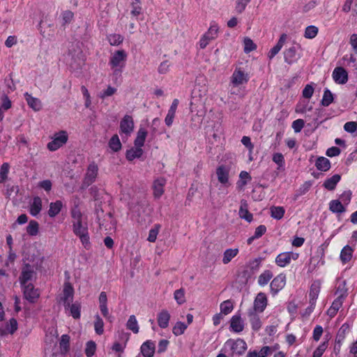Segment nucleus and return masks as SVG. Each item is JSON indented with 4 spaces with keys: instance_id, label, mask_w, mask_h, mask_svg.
<instances>
[{
    "instance_id": "34",
    "label": "nucleus",
    "mask_w": 357,
    "mask_h": 357,
    "mask_svg": "<svg viewBox=\"0 0 357 357\" xmlns=\"http://www.w3.org/2000/svg\"><path fill=\"white\" fill-rule=\"evenodd\" d=\"M238 253V249H227L223 254L222 263L224 264H227L229 263L233 258H234Z\"/></svg>"
},
{
    "instance_id": "48",
    "label": "nucleus",
    "mask_w": 357,
    "mask_h": 357,
    "mask_svg": "<svg viewBox=\"0 0 357 357\" xmlns=\"http://www.w3.org/2000/svg\"><path fill=\"white\" fill-rule=\"evenodd\" d=\"M234 308L233 303L230 300L222 302L220 305V311L224 314H229Z\"/></svg>"
},
{
    "instance_id": "40",
    "label": "nucleus",
    "mask_w": 357,
    "mask_h": 357,
    "mask_svg": "<svg viewBox=\"0 0 357 357\" xmlns=\"http://www.w3.org/2000/svg\"><path fill=\"white\" fill-rule=\"evenodd\" d=\"M39 231V225L36 220H31L26 227V232L30 236H36Z\"/></svg>"
},
{
    "instance_id": "53",
    "label": "nucleus",
    "mask_w": 357,
    "mask_h": 357,
    "mask_svg": "<svg viewBox=\"0 0 357 357\" xmlns=\"http://www.w3.org/2000/svg\"><path fill=\"white\" fill-rule=\"evenodd\" d=\"M244 43V52L245 53H249L257 48L256 45L253 43V41L248 38H245L243 40Z\"/></svg>"
},
{
    "instance_id": "21",
    "label": "nucleus",
    "mask_w": 357,
    "mask_h": 357,
    "mask_svg": "<svg viewBox=\"0 0 357 357\" xmlns=\"http://www.w3.org/2000/svg\"><path fill=\"white\" fill-rule=\"evenodd\" d=\"M321 289V282L319 281H314L310 289L309 297H310V303L312 305H316V301L318 298L319 294Z\"/></svg>"
},
{
    "instance_id": "26",
    "label": "nucleus",
    "mask_w": 357,
    "mask_h": 357,
    "mask_svg": "<svg viewBox=\"0 0 357 357\" xmlns=\"http://www.w3.org/2000/svg\"><path fill=\"white\" fill-rule=\"evenodd\" d=\"M284 59L288 64L294 63L296 60V49L294 46L286 49L284 52Z\"/></svg>"
},
{
    "instance_id": "6",
    "label": "nucleus",
    "mask_w": 357,
    "mask_h": 357,
    "mask_svg": "<svg viewBox=\"0 0 357 357\" xmlns=\"http://www.w3.org/2000/svg\"><path fill=\"white\" fill-rule=\"evenodd\" d=\"M298 254L293 252H285L279 254L275 258V263L280 267H285L291 263V260H296Z\"/></svg>"
},
{
    "instance_id": "57",
    "label": "nucleus",
    "mask_w": 357,
    "mask_h": 357,
    "mask_svg": "<svg viewBox=\"0 0 357 357\" xmlns=\"http://www.w3.org/2000/svg\"><path fill=\"white\" fill-rule=\"evenodd\" d=\"M17 329V322L14 318L10 319L9 323L6 326V330L10 333H14Z\"/></svg>"
},
{
    "instance_id": "46",
    "label": "nucleus",
    "mask_w": 357,
    "mask_h": 357,
    "mask_svg": "<svg viewBox=\"0 0 357 357\" xmlns=\"http://www.w3.org/2000/svg\"><path fill=\"white\" fill-rule=\"evenodd\" d=\"M94 328L98 335H102L104 332V322L99 315L95 317Z\"/></svg>"
},
{
    "instance_id": "49",
    "label": "nucleus",
    "mask_w": 357,
    "mask_h": 357,
    "mask_svg": "<svg viewBox=\"0 0 357 357\" xmlns=\"http://www.w3.org/2000/svg\"><path fill=\"white\" fill-rule=\"evenodd\" d=\"M318 33V28L314 25H310L306 27L304 36L306 38H314Z\"/></svg>"
},
{
    "instance_id": "3",
    "label": "nucleus",
    "mask_w": 357,
    "mask_h": 357,
    "mask_svg": "<svg viewBox=\"0 0 357 357\" xmlns=\"http://www.w3.org/2000/svg\"><path fill=\"white\" fill-rule=\"evenodd\" d=\"M98 174V166L95 162H91L87 167L82 183V188H88L96 181Z\"/></svg>"
},
{
    "instance_id": "31",
    "label": "nucleus",
    "mask_w": 357,
    "mask_h": 357,
    "mask_svg": "<svg viewBox=\"0 0 357 357\" xmlns=\"http://www.w3.org/2000/svg\"><path fill=\"white\" fill-rule=\"evenodd\" d=\"M42 208V200L40 197H36L33 198V202L30 206V213L36 216L37 215Z\"/></svg>"
},
{
    "instance_id": "30",
    "label": "nucleus",
    "mask_w": 357,
    "mask_h": 357,
    "mask_svg": "<svg viewBox=\"0 0 357 357\" xmlns=\"http://www.w3.org/2000/svg\"><path fill=\"white\" fill-rule=\"evenodd\" d=\"M143 154V150L142 147L135 146L130 150L127 151L126 157L127 160L132 161L135 158H139Z\"/></svg>"
},
{
    "instance_id": "45",
    "label": "nucleus",
    "mask_w": 357,
    "mask_h": 357,
    "mask_svg": "<svg viewBox=\"0 0 357 357\" xmlns=\"http://www.w3.org/2000/svg\"><path fill=\"white\" fill-rule=\"evenodd\" d=\"M333 101V96L331 91L326 89L324 93V96L321 100V105L324 107L328 106Z\"/></svg>"
},
{
    "instance_id": "44",
    "label": "nucleus",
    "mask_w": 357,
    "mask_h": 357,
    "mask_svg": "<svg viewBox=\"0 0 357 357\" xmlns=\"http://www.w3.org/2000/svg\"><path fill=\"white\" fill-rule=\"evenodd\" d=\"M108 41L111 45H119L123 41V37L119 34L114 33L107 36Z\"/></svg>"
},
{
    "instance_id": "17",
    "label": "nucleus",
    "mask_w": 357,
    "mask_h": 357,
    "mask_svg": "<svg viewBox=\"0 0 357 357\" xmlns=\"http://www.w3.org/2000/svg\"><path fill=\"white\" fill-rule=\"evenodd\" d=\"M258 313L259 312H255V310H248V316L251 324L252 328L256 331H259L261 327V321Z\"/></svg>"
},
{
    "instance_id": "56",
    "label": "nucleus",
    "mask_w": 357,
    "mask_h": 357,
    "mask_svg": "<svg viewBox=\"0 0 357 357\" xmlns=\"http://www.w3.org/2000/svg\"><path fill=\"white\" fill-rule=\"evenodd\" d=\"M273 161L278 165L279 168L284 165V156L280 153H276L273 155Z\"/></svg>"
},
{
    "instance_id": "47",
    "label": "nucleus",
    "mask_w": 357,
    "mask_h": 357,
    "mask_svg": "<svg viewBox=\"0 0 357 357\" xmlns=\"http://www.w3.org/2000/svg\"><path fill=\"white\" fill-rule=\"evenodd\" d=\"M174 298L178 305H182L185 302V290L183 288L177 289L174 293Z\"/></svg>"
},
{
    "instance_id": "41",
    "label": "nucleus",
    "mask_w": 357,
    "mask_h": 357,
    "mask_svg": "<svg viewBox=\"0 0 357 357\" xmlns=\"http://www.w3.org/2000/svg\"><path fill=\"white\" fill-rule=\"evenodd\" d=\"M70 337L68 335H63L59 342L61 352L66 354L69 350Z\"/></svg>"
},
{
    "instance_id": "1",
    "label": "nucleus",
    "mask_w": 357,
    "mask_h": 357,
    "mask_svg": "<svg viewBox=\"0 0 357 357\" xmlns=\"http://www.w3.org/2000/svg\"><path fill=\"white\" fill-rule=\"evenodd\" d=\"M70 215L74 234L79 237L84 247L89 249L90 248V238L86 217L82 213L77 207L71 210Z\"/></svg>"
},
{
    "instance_id": "27",
    "label": "nucleus",
    "mask_w": 357,
    "mask_h": 357,
    "mask_svg": "<svg viewBox=\"0 0 357 357\" xmlns=\"http://www.w3.org/2000/svg\"><path fill=\"white\" fill-rule=\"evenodd\" d=\"M354 250L349 245H345L340 252V260L343 264H346L349 261L353 256Z\"/></svg>"
},
{
    "instance_id": "12",
    "label": "nucleus",
    "mask_w": 357,
    "mask_h": 357,
    "mask_svg": "<svg viewBox=\"0 0 357 357\" xmlns=\"http://www.w3.org/2000/svg\"><path fill=\"white\" fill-rule=\"evenodd\" d=\"M286 284V276L284 274L277 275L271 282L270 288L273 294H276Z\"/></svg>"
},
{
    "instance_id": "58",
    "label": "nucleus",
    "mask_w": 357,
    "mask_h": 357,
    "mask_svg": "<svg viewBox=\"0 0 357 357\" xmlns=\"http://www.w3.org/2000/svg\"><path fill=\"white\" fill-rule=\"evenodd\" d=\"M305 122L303 119H297L293 121L292 123V128L294 129L295 132H299L301 131L303 128L304 127Z\"/></svg>"
},
{
    "instance_id": "15",
    "label": "nucleus",
    "mask_w": 357,
    "mask_h": 357,
    "mask_svg": "<svg viewBox=\"0 0 357 357\" xmlns=\"http://www.w3.org/2000/svg\"><path fill=\"white\" fill-rule=\"evenodd\" d=\"M248 81V75L240 69H236L231 76V82L234 86L243 84Z\"/></svg>"
},
{
    "instance_id": "61",
    "label": "nucleus",
    "mask_w": 357,
    "mask_h": 357,
    "mask_svg": "<svg viewBox=\"0 0 357 357\" xmlns=\"http://www.w3.org/2000/svg\"><path fill=\"white\" fill-rule=\"evenodd\" d=\"M314 93V88L310 85L307 84L304 89L303 90V96L305 98H310Z\"/></svg>"
},
{
    "instance_id": "8",
    "label": "nucleus",
    "mask_w": 357,
    "mask_h": 357,
    "mask_svg": "<svg viewBox=\"0 0 357 357\" xmlns=\"http://www.w3.org/2000/svg\"><path fill=\"white\" fill-rule=\"evenodd\" d=\"M134 130V121L130 115H125L120 122V131L126 135H130Z\"/></svg>"
},
{
    "instance_id": "54",
    "label": "nucleus",
    "mask_w": 357,
    "mask_h": 357,
    "mask_svg": "<svg viewBox=\"0 0 357 357\" xmlns=\"http://www.w3.org/2000/svg\"><path fill=\"white\" fill-rule=\"evenodd\" d=\"M218 26L217 24H214L210 26L208 31L205 33L206 37H208L209 39L213 40L218 36Z\"/></svg>"
},
{
    "instance_id": "10",
    "label": "nucleus",
    "mask_w": 357,
    "mask_h": 357,
    "mask_svg": "<svg viewBox=\"0 0 357 357\" xmlns=\"http://www.w3.org/2000/svg\"><path fill=\"white\" fill-rule=\"evenodd\" d=\"M35 274L36 273L33 268L28 264H25L22 269L21 275L20 277L21 285H26L27 282L32 280Z\"/></svg>"
},
{
    "instance_id": "23",
    "label": "nucleus",
    "mask_w": 357,
    "mask_h": 357,
    "mask_svg": "<svg viewBox=\"0 0 357 357\" xmlns=\"http://www.w3.org/2000/svg\"><path fill=\"white\" fill-rule=\"evenodd\" d=\"M218 181L223 185L229 181V169L224 165L219 166L216 169Z\"/></svg>"
},
{
    "instance_id": "22",
    "label": "nucleus",
    "mask_w": 357,
    "mask_h": 357,
    "mask_svg": "<svg viewBox=\"0 0 357 357\" xmlns=\"http://www.w3.org/2000/svg\"><path fill=\"white\" fill-rule=\"evenodd\" d=\"M230 327L236 333L241 332L244 328V322L239 315H234L231 319Z\"/></svg>"
},
{
    "instance_id": "28",
    "label": "nucleus",
    "mask_w": 357,
    "mask_h": 357,
    "mask_svg": "<svg viewBox=\"0 0 357 357\" xmlns=\"http://www.w3.org/2000/svg\"><path fill=\"white\" fill-rule=\"evenodd\" d=\"M63 207L62 202L57 200L55 202H52L50 204V208L48 210V215L51 218H54L61 211Z\"/></svg>"
},
{
    "instance_id": "32",
    "label": "nucleus",
    "mask_w": 357,
    "mask_h": 357,
    "mask_svg": "<svg viewBox=\"0 0 357 357\" xmlns=\"http://www.w3.org/2000/svg\"><path fill=\"white\" fill-rule=\"evenodd\" d=\"M315 166L319 170L326 172L331 167V162L328 158L325 157H319L316 161Z\"/></svg>"
},
{
    "instance_id": "7",
    "label": "nucleus",
    "mask_w": 357,
    "mask_h": 357,
    "mask_svg": "<svg viewBox=\"0 0 357 357\" xmlns=\"http://www.w3.org/2000/svg\"><path fill=\"white\" fill-rule=\"evenodd\" d=\"M268 300L266 294L263 292L259 293L255 301L253 307L250 309V310H255V312L261 313L264 311L267 306Z\"/></svg>"
},
{
    "instance_id": "43",
    "label": "nucleus",
    "mask_w": 357,
    "mask_h": 357,
    "mask_svg": "<svg viewBox=\"0 0 357 357\" xmlns=\"http://www.w3.org/2000/svg\"><path fill=\"white\" fill-rule=\"evenodd\" d=\"M187 327H188L187 324H185L181 321H178L176 323V324L173 327L172 333L176 336L181 335L185 332Z\"/></svg>"
},
{
    "instance_id": "14",
    "label": "nucleus",
    "mask_w": 357,
    "mask_h": 357,
    "mask_svg": "<svg viewBox=\"0 0 357 357\" xmlns=\"http://www.w3.org/2000/svg\"><path fill=\"white\" fill-rule=\"evenodd\" d=\"M333 78L336 83L345 84L348 80V74L342 67H337L333 72Z\"/></svg>"
},
{
    "instance_id": "42",
    "label": "nucleus",
    "mask_w": 357,
    "mask_h": 357,
    "mask_svg": "<svg viewBox=\"0 0 357 357\" xmlns=\"http://www.w3.org/2000/svg\"><path fill=\"white\" fill-rule=\"evenodd\" d=\"M343 10L344 12L352 11L357 13V0H346Z\"/></svg>"
},
{
    "instance_id": "20",
    "label": "nucleus",
    "mask_w": 357,
    "mask_h": 357,
    "mask_svg": "<svg viewBox=\"0 0 357 357\" xmlns=\"http://www.w3.org/2000/svg\"><path fill=\"white\" fill-rule=\"evenodd\" d=\"M24 98L28 104V105L34 111L38 112L42 109V103L41 101L37 98L33 97L28 92H26L24 94Z\"/></svg>"
},
{
    "instance_id": "55",
    "label": "nucleus",
    "mask_w": 357,
    "mask_h": 357,
    "mask_svg": "<svg viewBox=\"0 0 357 357\" xmlns=\"http://www.w3.org/2000/svg\"><path fill=\"white\" fill-rule=\"evenodd\" d=\"M344 298V292L341 293L337 298L333 302L331 305V307L335 309L336 311H338L339 309L342 307L343 300Z\"/></svg>"
},
{
    "instance_id": "33",
    "label": "nucleus",
    "mask_w": 357,
    "mask_h": 357,
    "mask_svg": "<svg viewBox=\"0 0 357 357\" xmlns=\"http://www.w3.org/2000/svg\"><path fill=\"white\" fill-rule=\"evenodd\" d=\"M329 209L335 213H342L346 209L339 200H332L329 203Z\"/></svg>"
},
{
    "instance_id": "52",
    "label": "nucleus",
    "mask_w": 357,
    "mask_h": 357,
    "mask_svg": "<svg viewBox=\"0 0 357 357\" xmlns=\"http://www.w3.org/2000/svg\"><path fill=\"white\" fill-rule=\"evenodd\" d=\"M96 344L93 341H89L86 343V349H85V354L87 357H92L96 351Z\"/></svg>"
},
{
    "instance_id": "11",
    "label": "nucleus",
    "mask_w": 357,
    "mask_h": 357,
    "mask_svg": "<svg viewBox=\"0 0 357 357\" xmlns=\"http://www.w3.org/2000/svg\"><path fill=\"white\" fill-rule=\"evenodd\" d=\"M64 306V309L66 312L72 316L75 319H78L81 316V303L79 302L75 303H69L68 306L66 304Z\"/></svg>"
},
{
    "instance_id": "37",
    "label": "nucleus",
    "mask_w": 357,
    "mask_h": 357,
    "mask_svg": "<svg viewBox=\"0 0 357 357\" xmlns=\"http://www.w3.org/2000/svg\"><path fill=\"white\" fill-rule=\"evenodd\" d=\"M126 326L129 330L132 331L134 333H137L139 332V326L135 315L130 316L127 321Z\"/></svg>"
},
{
    "instance_id": "36",
    "label": "nucleus",
    "mask_w": 357,
    "mask_h": 357,
    "mask_svg": "<svg viewBox=\"0 0 357 357\" xmlns=\"http://www.w3.org/2000/svg\"><path fill=\"white\" fill-rule=\"evenodd\" d=\"M273 273L269 271L266 270L264 271L262 273H261L258 278V284L260 286H264L268 284V282L270 281V280L273 278Z\"/></svg>"
},
{
    "instance_id": "39",
    "label": "nucleus",
    "mask_w": 357,
    "mask_h": 357,
    "mask_svg": "<svg viewBox=\"0 0 357 357\" xmlns=\"http://www.w3.org/2000/svg\"><path fill=\"white\" fill-rule=\"evenodd\" d=\"M109 146L115 152L119 151L121 149V143L117 135L112 137L109 142Z\"/></svg>"
},
{
    "instance_id": "24",
    "label": "nucleus",
    "mask_w": 357,
    "mask_h": 357,
    "mask_svg": "<svg viewBox=\"0 0 357 357\" xmlns=\"http://www.w3.org/2000/svg\"><path fill=\"white\" fill-rule=\"evenodd\" d=\"M238 215L241 218L245 219L248 222H250L252 220V214L250 213L248 211V204L246 201L242 200L241 202Z\"/></svg>"
},
{
    "instance_id": "64",
    "label": "nucleus",
    "mask_w": 357,
    "mask_h": 357,
    "mask_svg": "<svg viewBox=\"0 0 357 357\" xmlns=\"http://www.w3.org/2000/svg\"><path fill=\"white\" fill-rule=\"evenodd\" d=\"M169 63L167 61L162 62L158 67V73L160 74H166L169 70Z\"/></svg>"
},
{
    "instance_id": "59",
    "label": "nucleus",
    "mask_w": 357,
    "mask_h": 357,
    "mask_svg": "<svg viewBox=\"0 0 357 357\" xmlns=\"http://www.w3.org/2000/svg\"><path fill=\"white\" fill-rule=\"evenodd\" d=\"M239 177L241 178V185L244 186L247 184L248 181L251 180V176L249 173L245 171H243L240 173ZM240 181L238 183L239 184Z\"/></svg>"
},
{
    "instance_id": "2",
    "label": "nucleus",
    "mask_w": 357,
    "mask_h": 357,
    "mask_svg": "<svg viewBox=\"0 0 357 357\" xmlns=\"http://www.w3.org/2000/svg\"><path fill=\"white\" fill-rule=\"evenodd\" d=\"M128 54L124 50H119L112 53L109 65L114 75H120L126 66Z\"/></svg>"
},
{
    "instance_id": "51",
    "label": "nucleus",
    "mask_w": 357,
    "mask_h": 357,
    "mask_svg": "<svg viewBox=\"0 0 357 357\" xmlns=\"http://www.w3.org/2000/svg\"><path fill=\"white\" fill-rule=\"evenodd\" d=\"M9 165L8 163H3L1 166V169H0V183H3L6 178H7V176H8V172H9Z\"/></svg>"
},
{
    "instance_id": "29",
    "label": "nucleus",
    "mask_w": 357,
    "mask_h": 357,
    "mask_svg": "<svg viewBox=\"0 0 357 357\" xmlns=\"http://www.w3.org/2000/svg\"><path fill=\"white\" fill-rule=\"evenodd\" d=\"M340 175L335 174L327 178L324 183V187L328 190H333L335 188L336 185L340 181Z\"/></svg>"
},
{
    "instance_id": "50",
    "label": "nucleus",
    "mask_w": 357,
    "mask_h": 357,
    "mask_svg": "<svg viewBox=\"0 0 357 357\" xmlns=\"http://www.w3.org/2000/svg\"><path fill=\"white\" fill-rule=\"evenodd\" d=\"M160 229V225H155L154 227L149 231L147 240L149 242L153 243L157 238V236Z\"/></svg>"
},
{
    "instance_id": "18",
    "label": "nucleus",
    "mask_w": 357,
    "mask_h": 357,
    "mask_svg": "<svg viewBox=\"0 0 357 357\" xmlns=\"http://www.w3.org/2000/svg\"><path fill=\"white\" fill-rule=\"evenodd\" d=\"M155 344L151 340L144 342L140 348L143 357H153L155 353Z\"/></svg>"
},
{
    "instance_id": "38",
    "label": "nucleus",
    "mask_w": 357,
    "mask_h": 357,
    "mask_svg": "<svg viewBox=\"0 0 357 357\" xmlns=\"http://www.w3.org/2000/svg\"><path fill=\"white\" fill-rule=\"evenodd\" d=\"M270 210L271 217L275 219L280 220L284 216V209L282 206H272Z\"/></svg>"
},
{
    "instance_id": "4",
    "label": "nucleus",
    "mask_w": 357,
    "mask_h": 357,
    "mask_svg": "<svg viewBox=\"0 0 357 357\" xmlns=\"http://www.w3.org/2000/svg\"><path fill=\"white\" fill-rule=\"evenodd\" d=\"M68 139V136L66 131H59L54 135L52 140L47 144V149L51 151H55L66 144Z\"/></svg>"
},
{
    "instance_id": "63",
    "label": "nucleus",
    "mask_w": 357,
    "mask_h": 357,
    "mask_svg": "<svg viewBox=\"0 0 357 357\" xmlns=\"http://www.w3.org/2000/svg\"><path fill=\"white\" fill-rule=\"evenodd\" d=\"M326 349V344L325 343L321 344L314 351L312 357H321V356L323 355Z\"/></svg>"
},
{
    "instance_id": "16",
    "label": "nucleus",
    "mask_w": 357,
    "mask_h": 357,
    "mask_svg": "<svg viewBox=\"0 0 357 357\" xmlns=\"http://www.w3.org/2000/svg\"><path fill=\"white\" fill-rule=\"evenodd\" d=\"M166 180L164 178H158L153 181V189L155 198H160L164 193V187Z\"/></svg>"
},
{
    "instance_id": "25",
    "label": "nucleus",
    "mask_w": 357,
    "mask_h": 357,
    "mask_svg": "<svg viewBox=\"0 0 357 357\" xmlns=\"http://www.w3.org/2000/svg\"><path fill=\"white\" fill-rule=\"evenodd\" d=\"M158 326L162 328H166L169 326V321L170 320V314L167 310H163L160 312L158 314Z\"/></svg>"
},
{
    "instance_id": "13",
    "label": "nucleus",
    "mask_w": 357,
    "mask_h": 357,
    "mask_svg": "<svg viewBox=\"0 0 357 357\" xmlns=\"http://www.w3.org/2000/svg\"><path fill=\"white\" fill-rule=\"evenodd\" d=\"M23 287L24 296L31 303H34L39 297L38 290L34 289L32 284L22 285Z\"/></svg>"
},
{
    "instance_id": "5",
    "label": "nucleus",
    "mask_w": 357,
    "mask_h": 357,
    "mask_svg": "<svg viewBox=\"0 0 357 357\" xmlns=\"http://www.w3.org/2000/svg\"><path fill=\"white\" fill-rule=\"evenodd\" d=\"M225 347H229L232 354H242L247 349L245 342L241 339L236 340L229 339L225 342Z\"/></svg>"
},
{
    "instance_id": "62",
    "label": "nucleus",
    "mask_w": 357,
    "mask_h": 357,
    "mask_svg": "<svg viewBox=\"0 0 357 357\" xmlns=\"http://www.w3.org/2000/svg\"><path fill=\"white\" fill-rule=\"evenodd\" d=\"M251 0H238L236 2V9L238 13H241L243 11L247 6V4Z\"/></svg>"
},
{
    "instance_id": "60",
    "label": "nucleus",
    "mask_w": 357,
    "mask_h": 357,
    "mask_svg": "<svg viewBox=\"0 0 357 357\" xmlns=\"http://www.w3.org/2000/svg\"><path fill=\"white\" fill-rule=\"evenodd\" d=\"M356 128L357 123L354 121L347 122L344 126V130L350 133L354 132Z\"/></svg>"
},
{
    "instance_id": "19",
    "label": "nucleus",
    "mask_w": 357,
    "mask_h": 357,
    "mask_svg": "<svg viewBox=\"0 0 357 357\" xmlns=\"http://www.w3.org/2000/svg\"><path fill=\"white\" fill-rule=\"evenodd\" d=\"M287 39V35L286 33H282L280 36L277 44L273 48L271 49L268 54V57L269 58V59H272L281 50Z\"/></svg>"
},
{
    "instance_id": "35",
    "label": "nucleus",
    "mask_w": 357,
    "mask_h": 357,
    "mask_svg": "<svg viewBox=\"0 0 357 357\" xmlns=\"http://www.w3.org/2000/svg\"><path fill=\"white\" fill-rule=\"evenodd\" d=\"M147 135V132L144 128H140L137 133L136 139H135V146L142 147Z\"/></svg>"
},
{
    "instance_id": "9",
    "label": "nucleus",
    "mask_w": 357,
    "mask_h": 357,
    "mask_svg": "<svg viewBox=\"0 0 357 357\" xmlns=\"http://www.w3.org/2000/svg\"><path fill=\"white\" fill-rule=\"evenodd\" d=\"M74 297V289L72 284L69 282H66L63 285V294L61 297V301L63 303V305H65L67 304L68 305L69 303H72Z\"/></svg>"
}]
</instances>
